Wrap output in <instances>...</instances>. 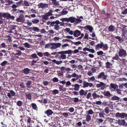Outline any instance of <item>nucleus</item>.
Listing matches in <instances>:
<instances>
[{
	"label": "nucleus",
	"mask_w": 127,
	"mask_h": 127,
	"mask_svg": "<svg viewBox=\"0 0 127 127\" xmlns=\"http://www.w3.org/2000/svg\"><path fill=\"white\" fill-rule=\"evenodd\" d=\"M107 44H104L102 41H100V44H98L95 47V48L96 50H98L100 48L102 49L104 47H107Z\"/></svg>",
	"instance_id": "1"
},
{
	"label": "nucleus",
	"mask_w": 127,
	"mask_h": 127,
	"mask_svg": "<svg viewBox=\"0 0 127 127\" xmlns=\"http://www.w3.org/2000/svg\"><path fill=\"white\" fill-rule=\"evenodd\" d=\"M16 20L17 22L21 23H24L25 19L24 15L20 14L18 17L17 18Z\"/></svg>",
	"instance_id": "2"
},
{
	"label": "nucleus",
	"mask_w": 127,
	"mask_h": 127,
	"mask_svg": "<svg viewBox=\"0 0 127 127\" xmlns=\"http://www.w3.org/2000/svg\"><path fill=\"white\" fill-rule=\"evenodd\" d=\"M108 77V75H107L105 74L104 72H101L98 75H97V78L98 79H100L103 80H106L107 79V78Z\"/></svg>",
	"instance_id": "3"
},
{
	"label": "nucleus",
	"mask_w": 127,
	"mask_h": 127,
	"mask_svg": "<svg viewBox=\"0 0 127 127\" xmlns=\"http://www.w3.org/2000/svg\"><path fill=\"white\" fill-rule=\"evenodd\" d=\"M61 45V44L59 43H51V45L52 46V47H51L50 48L52 49H55L56 48L60 47Z\"/></svg>",
	"instance_id": "4"
},
{
	"label": "nucleus",
	"mask_w": 127,
	"mask_h": 127,
	"mask_svg": "<svg viewBox=\"0 0 127 127\" xmlns=\"http://www.w3.org/2000/svg\"><path fill=\"white\" fill-rule=\"evenodd\" d=\"M119 56L120 57H125L127 55V52L125 50L123 49L120 50L118 52Z\"/></svg>",
	"instance_id": "5"
},
{
	"label": "nucleus",
	"mask_w": 127,
	"mask_h": 127,
	"mask_svg": "<svg viewBox=\"0 0 127 127\" xmlns=\"http://www.w3.org/2000/svg\"><path fill=\"white\" fill-rule=\"evenodd\" d=\"M126 113H117L115 115V117L117 118L120 117L121 118H124L125 117Z\"/></svg>",
	"instance_id": "6"
},
{
	"label": "nucleus",
	"mask_w": 127,
	"mask_h": 127,
	"mask_svg": "<svg viewBox=\"0 0 127 127\" xmlns=\"http://www.w3.org/2000/svg\"><path fill=\"white\" fill-rule=\"evenodd\" d=\"M51 1L52 4L56 6L59 7L60 6L59 2L57 1V0H50Z\"/></svg>",
	"instance_id": "7"
},
{
	"label": "nucleus",
	"mask_w": 127,
	"mask_h": 127,
	"mask_svg": "<svg viewBox=\"0 0 127 127\" xmlns=\"http://www.w3.org/2000/svg\"><path fill=\"white\" fill-rule=\"evenodd\" d=\"M16 94V93L13 90H11L10 91V93H7V96L10 98H12V96H14Z\"/></svg>",
	"instance_id": "8"
},
{
	"label": "nucleus",
	"mask_w": 127,
	"mask_h": 127,
	"mask_svg": "<svg viewBox=\"0 0 127 127\" xmlns=\"http://www.w3.org/2000/svg\"><path fill=\"white\" fill-rule=\"evenodd\" d=\"M98 82H99V83L97 84L96 85V87L97 88H99L101 87H103V88H105L106 84L103 82H100L98 81Z\"/></svg>",
	"instance_id": "9"
},
{
	"label": "nucleus",
	"mask_w": 127,
	"mask_h": 127,
	"mask_svg": "<svg viewBox=\"0 0 127 127\" xmlns=\"http://www.w3.org/2000/svg\"><path fill=\"white\" fill-rule=\"evenodd\" d=\"M84 28L86 30H88L90 32H92L93 30V27L92 26L89 25H87L84 27Z\"/></svg>",
	"instance_id": "10"
},
{
	"label": "nucleus",
	"mask_w": 127,
	"mask_h": 127,
	"mask_svg": "<svg viewBox=\"0 0 127 127\" xmlns=\"http://www.w3.org/2000/svg\"><path fill=\"white\" fill-rule=\"evenodd\" d=\"M81 32L78 30H76L74 32L73 35L75 37H77L80 35Z\"/></svg>",
	"instance_id": "11"
},
{
	"label": "nucleus",
	"mask_w": 127,
	"mask_h": 127,
	"mask_svg": "<svg viewBox=\"0 0 127 127\" xmlns=\"http://www.w3.org/2000/svg\"><path fill=\"white\" fill-rule=\"evenodd\" d=\"M118 123L120 125L126 126V122L124 120L122 119L121 120H118Z\"/></svg>",
	"instance_id": "12"
},
{
	"label": "nucleus",
	"mask_w": 127,
	"mask_h": 127,
	"mask_svg": "<svg viewBox=\"0 0 127 127\" xmlns=\"http://www.w3.org/2000/svg\"><path fill=\"white\" fill-rule=\"evenodd\" d=\"M103 94L104 96H106V98H109L110 96L112 95L111 94L109 91L103 92Z\"/></svg>",
	"instance_id": "13"
},
{
	"label": "nucleus",
	"mask_w": 127,
	"mask_h": 127,
	"mask_svg": "<svg viewBox=\"0 0 127 127\" xmlns=\"http://www.w3.org/2000/svg\"><path fill=\"white\" fill-rule=\"evenodd\" d=\"M30 71V69L28 68H26L23 69L22 72V73H24L25 74H27L29 73Z\"/></svg>",
	"instance_id": "14"
},
{
	"label": "nucleus",
	"mask_w": 127,
	"mask_h": 127,
	"mask_svg": "<svg viewBox=\"0 0 127 127\" xmlns=\"http://www.w3.org/2000/svg\"><path fill=\"white\" fill-rule=\"evenodd\" d=\"M110 89L111 88L114 90H116V89L118 88V86L116 84L111 83L110 84Z\"/></svg>",
	"instance_id": "15"
},
{
	"label": "nucleus",
	"mask_w": 127,
	"mask_h": 127,
	"mask_svg": "<svg viewBox=\"0 0 127 127\" xmlns=\"http://www.w3.org/2000/svg\"><path fill=\"white\" fill-rule=\"evenodd\" d=\"M44 113L46 114H47L48 116H49L50 115H51L53 113V112L51 110L48 109L45 111L44 112Z\"/></svg>",
	"instance_id": "16"
},
{
	"label": "nucleus",
	"mask_w": 127,
	"mask_h": 127,
	"mask_svg": "<svg viewBox=\"0 0 127 127\" xmlns=\"http://www.w3.org/2000/svg\"><path fill=\"white\" fill-rule=\"evenodd\" d=\"M30 30L38 32L40 31L39 29L36 27H31L29 28Z\"/></svg>",
	"instance_id": "17"
},
{
	"label": "nucleus",
	"mask_w": 127,
	"mask_h": 127,
	"mask_svg": "<svg viewBox=\"0 0 127 127\" xmlns=\"http://www.w3.org/2000/svg\"><path fill=\"white\" fill-rule=\"evenodd\" d=\"M75 18L73 17H71L68 18V22H70L71 23H75Z\"/></svg>",
	"instance_id": "18"
},
{
	"label": "nucleus",
	"mask_w": 127,
	"mask_h": 127,
	"mask_svg": "<svg viewBox=\"0 0 127 127\" xmlns=\"http://www.w3.org/2000/svg\"><path fill=\"white\" fill-rule=\"evenodd\" d=\"M38 6L39 7L43 8L48 6V4L46 3L43 4L42 3H40L38 5Z\"/></svg>",
	"instance_id": "19"
},
{
	"label": "nucleus",
	"mask_w": 127,
	"mask_h": 127,
	"mask_svg": "<svg viewBox=\"0 0 127 127\" xmlns=\"http://www.w3.org/2000/svg\"><path fill=\"white\" fill-rule=\"evenodd\" d=\"M108 29L109 32H113L115 30V27L114 26L111 25L109 27Z\"/></svg>",
	"instance_id": "20"
},
{
	"label": "nucleus",
	"mask_w": 127,
	"mask_h": 127,
	"mask_svg": "<svg viewBox=\"0 0 127 127\" xmlns=\"http://www.w3.org/2000/svg\"><path fill=\"white\" fill-rule=\"evenodd\" d=\"M74 86V88L73 89L74 91H77L79 90L80 86L79 84H75Z\"/></svg>",
	"instance_id": "21"
},
{
	"label": "nucleus",
	"mask_w": 127,
	"mask_h": 127,
	"mask_svg": "<svg viewBox=\"0 0 127 127\" xmlns=\"http://www.w3.org/2000/svg\"><path fill=\"white\" fill-rule=\"evenodd\" d=\"M5 2L7 3V4L8 5H10L14 3L12 0H5Z\"/></svg>",
	"instance_id": "22"
},
{
	"label": "nucleus",
	"mask_w": 127,
	"mask_h": 127,
	"mask_svg": "<svg viewBox=\"0 0 127 127\" xmlns=\"http://www.w3.org/2000/svg\"><path fill=\"white\" fill-rule=\"evenodd\" d=\"M27 98L29 100H31V94L29 93H25Z\"/></svg>",
	"instance_id": "23"
},
{
	"label": "nucleus",
	"mask_w": 127,
	"mask_h": 127,
	"mask_svg": "<svg viewBox=\"0 0 127 127\" xmlns=\"http://www.w3.org/2000/svg\"><path fill=\"white\" fill-rule=\"evenodd\" d=\"M32 83V82L30 81H28L26 83L27 85V87L28 88L30 89L32 87L31 84Z\"/></svg>",
	"instance_id": "24"
},
{
	"label": "nucleus",
	"mask_w": 127,
	"mask_h": 127,
	"mask_svg": "<svg viewBox=\"0 0 127 127\" xmlns=\"http://www.w3.org/2000/svg\"><path fill=\"white\" fill-rule=\"evenodd\" d=\"M54 12L52 10H50L49 12L46 13L45 14L48 17L53 15L52 13Z\"/></svg>",
	"instance_id": "25"
},
{
	"label": "nucleus",
	"mask_w": 127,
	"mask_h": 127,
	"mask_svg": "<svg viewBox=\"0 0 127 127\" xmlns=\"http://www.w3.org/2000/svg\"><path fill=\"white\" fill-rule=\"evenodd\" d=\"M31 106L32 108L34 110H38V108L37 107L36 104L35 103H32L31 104Z\"/></svg>",
	"instance_id": "26"
},
{
	"label": "nucleus",
	"mask_w": 127,
	"mask_h": 127,
	"mask_svg": "<svg viewBox=\"0 0 127 127\" xmlns=\"http://www.w3.org/2000/svg\"><path fill=\"white\" fill-rule=\"evenodd\" d=\"M106 65V67L107 69H110L111 67L110 66H111L112 64L110 63L109 62H107L105 63Z\"/></svg>",
	"instance_id": "27"
},
{
	"label": "nucleus",
	"mask_w": 127,
	"mask_h": 127,
	"mask_svg": "<svg viewBox=\"0 0 127 127\" xmlns=\"http://www.w3.org/2000/svg\"><path fill=\"white\" fill-rule=\"evenodd\" d=\"M16 26L15 25H12L10 28V31H9V33H12V30H14L16 28Z\"/></svg>",
	"instance_id": "28"
},
{
	"label": "nucleus",
	"mask_w": 127,
	"mask_h": 127,
	"mask_svg": "<svg viewBox=\"0 0 127 127\" xmlns=\"http://www.w3.org/2000/svg\"><path fill=\"white\" fill-rule=\"evenodd\" d=\"M10 14L9 13H4L3 15V17L4 18H6V19H9Z\"/></svg>",
	"instance_id": "29"
},
{
	"label": "nucleus",
	"mask_w": 127,
	"mask_h": 127,
	"mask_svg": "<svg viewBox=\"0 0 127 127\" xmlns=\"http://www.w3.org/2000/svg\"><path fill=\"white\" fill-rule=\"evenodd\" d=\"M24 13V11L22 10H19V11H18L15 13V14L16 16H17L20 14V13Z\"/></svg>",
	"instance_id": "30"
},
{
	"label": "nucleus",
	"mask_w": 127,
	"mask_h": 127,
	"mask_svg": "<svg viewBox=\"0 0 127 127\" xmlns=\"http://www.w3.org/2000/svg\"><path fill=\"white\" fill-rule=\"evenodd\" d=\"M111 99L113 100H119L120 99V98L118 96L114 95L111 98Z\"/></svg>",
	"instance_id": "31"
},
{
	"label": "nucleus",
	"mask_w": 127,
	"mask_h": 127,
	"mask_svg": "<svg viewBox=\"0 0 127 127\" xmlns=\"http://www.w3.org/2000/svg\"><path fill=\"white\" fill-rule=\"evenodd\" d=\"M92 96H93V98L94 99L96 98H99V95L96 94L95 92L92 94Z\"/></svg>",
	"instance_id": "32"
},
{
	"label": "nucleus",
	"mask_w": 127,
	"mask_h": 127,
	"mask_svg": "<svg viewBox=\"0 0 127 127\" xmlns=\"http://www.w3.org/2000/svg\"><path fill=\"white\" fill-rule=\"evenodd\" d=\"M23 103L21 100L18 101L16 103V105L17 106L19 107H21L22 106Z\"/></svg>",
	"instance_id": "33"
},
{
	"label": "nucleus",
	"mask_w": 127,
	"mask_h": 127,
	"mask_svg": "<svg viewBox=\"0 0 127 127\" xmlns=\"http://www.w3.org/2000/svg\"><path fill=\"white\" fill-rule=\"evenodd\" d=\"M59 86L60 87H59L60 91H62V92H64L66 91V89L65 88H63V85H59Z\"/></svg>",
	"instance_id": "34"
},
{
	"label": "nucleus",
	"mask_w": 127,
	"mask_h": 127,
	"mask_svg": "<svg viewBox=\"0 0 127 127\" xmlns=\"http://www.w3.org/2000/svg\"><path fill=\"white\" fill-rule=\"evenodd\" d=\"M52 61L54 63H56V64H60L63 62L62 61H56V60L55 59L52 60Z\"/></svg>",
	"instance_id": "35"
},
{
	"label": "nucleus",
	"mask_w": 127,
	"mask_h": 127,
	"mask_svg": "<svg viewBox=\"0 0 127 127\" xmlns=\"http://www.w3.org/2000/svg\"><path fill=\"white\" fill-rule=\"evenodd\" d=\"M41 17L43 20H47L49 19L48 17L45 14V15H42Z\"/></svg>",
	"instance_id": "36"
},
{
	"label": "nucleus",
	"mask_w": 127,
	"mask_h": 127,
	"mask_svg": "<svg viewBox=\"0 0 127 127\" xmlns=\"http://www.w3.org/2000/svg\"><path fill=\"white\" fill-rule=\"evenodd\" d=\"M88 82H87L85 81H83V87L85 88L88 87Z\"/></svg>",
	"instance_id": "37"
},
{
	"label": "nucleus",
	"mask_w": 127,
	"mask_h": 127,
	"mask_svg": "<svg viewBox=\"0 0 127 127\" xmlns=\"http://www.w3.org/2000/svg\"><path fill=\"white\" fill-rule=\"evenodd\" d=\"M119 57L117 54H116L115 55V56L113 57L112 59L114 60H119Z\"/></svg>",
	"instance_id": "38"
},
{
	"label": "nucleus",
	"mask_w": 127,
	"mask_h": 127,
	"mask_svg": "<svg viewBox=\"0 0 127 127\" xmlns=\"http://www.w3.org/2000/svg\"><path fill=\"white\" fill-rule=\"evenodd\" d=\"M66 56L65 55H61V56L59 57V60H61V59H64L66 58Z\"/></svg>",
	"instance_id": "39"
},
{
	"label": "nucleus",
	"mask_w": 127,
	"mask_h": 127,
	"mask_svg": "<svg viewBox=\"0 0 127 127\" xmlns=\"http://www.w3.org/2000/svg\"><path fill=\"white\" fill-rule=\"evenodd\" d=\"M82 21V20L79 18H75V23L78 24L79 23Z\"/></svg>",
	"instance_id": "40"
},
{
	"label": "nucleus",
	"mask_w": 127,
	"mask_h": 127,
	"mask_svg": "<svg viewBox=\"0 0 127 127\" xmlns=\"http://www.w3.org/2000/svg\"><path fill=\"white\" fill-rule=\"evenodd\" d=\"M104 112L107 114H108L109 113V109L108 107H106L104 109Z\"/></svg>",
	"instance_id": "41"
},
{
	"label": "nucleus",
	"mask_w": 127,
	"mask_h": 127,
	"mask_svg": "<svg viewBox=\"0 0 127 127\" xmlns=\"http://www.w3.org/2000/svg\"><path fill=\"white\" fill-rule=\"evenodd\" d=\"M91 119V116L89 115H87L86 116V121L89 122L90 121Z\"/></svg>",
	"instance_id": "42"
},
{
	"label": "nucleus",
	"mask_w": 127,
	"mask_h": 127,
	"mask_svg": "<svg viewBox=\"0 0 127 127\" xmlns=\"http://www.w3.org/2000/svg\"><path fill=\"white\" fill-rule=\"evenodd\" d=\"M30 56H31L33 58H37L38 59V56H37L36 54L35 53L32 54Z\"/></svg>",
	"instance_id": "43"
},
{
	"label": "nucleus",
	"mask_w": 127,
	"mask_h": 127,
	"mask_svg": "<svg viewBox=\"0 0 127 127\" xmlns=\"http://www.w3.org/2000/svg\"><path fill=\"white\" fill-rule=\"evenodd\" d=\"M54 29L56 30H58L60 29V27L58 25L55 24L54 26Z\"/></svg>",
	"instance_id": "44"
},
{
	"label": "nucleus",
	"mask_w": 127,
	"mask_h": 127,
	"mask_svg": "<svg viewBox=\"0 0 127 127\" xmlns=\"http://www.w3.org/2000/svg\"><path fill=\"white\" fill-rule=\"evenodd\" d=\"M65 8L63 9V10L61 12V15H65L66 14L68 13V11H65L64 10Z\"/></svg>",
	"instance_id": "45"
},
{
	"label": "nucleus",
	"mask_w": 127,
	"mask_h": 127,
	"mask_svg": "<svg viewBox=\"0 0 127 127\" xmlns=\"http://www.w3.org/2000/svg\"><path fill=\"white\" fill-rule=\"evenodd\" d=\"M123 36L125 37L126 36H127V30H124L122 32Z\"/></svg>",
	"instance_id": "46"
},
{
	"label": "nucleus",
	"mask_w": 127,
	"mask_h": 127,
	"mask_svg": "<svg viewBox=\"0 0 127 127\" xmlns=\"http://www.w3.org/2000/svg\"><path fill=\"white\" fill-rule=\"evenodd\" d=\"M39 20L37 19H33L32 22L33 24H36L38 23L39 22Z\"/></svg>",
	"instance_id": "47"
},
{
	"label": "nucleus",
	"mask_w": 127,
	"mask_h": 127,
	"mask_svg": "<svg viewBox=\"0 0 127 127\" xmlns=\"http://www.w3.org/2000/svg\"><path fill=\"white\" fill-rule=\"evenodd\" d=\"M105 15H106V16L104 18L105 19L107 20L110 17V13H107Z\"/></svg>",
	"instance_id": "48"
},
{
	"label": "nucleus",
	"mask_w": 127,
	"mask_h": 127,
	"mask_svg": "<svg viewBox=\"0 0 127 127\" xmlns=\"http://www.w3.org/2000/svg\"><path fill=\"white\" fill-rule=\"evenodd\" d=\"M107 106H108L111 109H112L113 108V104L111 102H110L108 104Z\"/></svg>",
	"instance_id": "49"
},
{
	"label": "nucleus",
	"mask_w": 127,
	"mask_h": 127,
	"mask_svg": "<svg viewBox=\"0 0 127 127\" xmlns=\"http://www.w3.org/2000/svg\"><path fill=\"white\" fill-rule=\"evenodd\" d=\"M52 93L53 95H56L59 93V91L57 90H54L52 91Z\"/></svg>",
	"instance_id": "50"
},
{
	"label": "nucleus",
	"mask_w": 127,
	"mask_h": 127,
	"mask_svg": "<svg viewBox=\"0 0 127 127\" xmlns=\"http://www.w3.org/2000/svg\"><path fill=\"white\" fill-rule=\"evenodd\" d=\"M24 45L25 47L28 48H30V44L28 43H25L24 44Z\"/></svg>",
	"instance_id": "51"
},
{
	"label": "nucleus",
	"mask_w": 127,
	"mask_h": 127,
	"mask_svg": "<svg viewBox=\"0 0 127 127\" xmlns=\"http://www.w3.org/2000/svg\"><path fill=\"white\" fill-rule=\"evenodd\" d=\"M28 119H27V123H28V124H30L32 121L31 118L30 117H28Z\"/></svg>",
	"instance_id": "52"
},
{
	"label": "nucleus",
	"mask_w": 127,
	"mask_h": 127,
	"mask_svg": "<svg viewBox=\"0 0 127 127\" xmlns=\"http://www.w3.org/2000/svg\"><path fill=\"white\" fill-rule=\"evenodd\" d=\"M115 38L118 40L120 42H122L123 41V39H121V37L119 36H116L115 37Z\"/></svg>",
	"instance_id": "53"
},
{
	"label": "nucleus",
	"mask_w": 127,
	"mask_h": 127,
	"mask_svg": "<svg viewBox=\"0 0 127 127\" xmlns=\"http://www.w3.org/2000/svg\"><path fill=\"white\" fill-rule=\"evenodd\" d=\"M17 51L18 53L16 54V55L20 56L21 55L22 52L20 50H17Z\"/></svg>",
	"instance_id": "54"
},
{
	"label": "nucleus",
	"mask_w": 127,
	"mask_h": 127,
	"mask_svg": "<svg viewBox=\"0 0 127 127\" xmlns=\"http://www.w3.org/2000/svg\"><path fill=\"white\" fill-rule=\"evenodd\" d=\"M7 63V62L6 61H5L1 63L0 65L2 66H4Z\"/></svg>",
	"instance_id": "55"
},
{
	"label": "nucleus",
	"mask_w": 127,
	"mask_h": 127,
	"mask_svg": "<svg viewBox=\"0 0 127 127\" xmlns=\"http://www.w3.org/2000/svg\"><path fill=\"white\" fill-rule=\"evenodd\" d=\"M97 54L98 56H101L103 54V52L102 51H100L97 52Z\"/></svg>",
	"instance_id": "56"
},
{
	"label": "nucleus",
	"mask_w": 127,
	"mask_h": 127,
	"mask_svg": "<svg viewBox=\"0 0 127 127\" xmlns=\"http://www.w3.org/2000/svg\"><path fill=\"white\" fill-rule=\"evenodd\" d=\"M117 92V93L119 95H121V90L119 89H118V88H117L115 90Z\"/></svg>",
	"instance_id": "57"
},
{
	"label": "nucleus",
	"mask_w": 127,
	"mask_h": 127,
	"mask_svg": "<svg viewBox=\"0 0 127 127\" xmlns=\"http://www.w3.org/2000/svg\"><path fill=\"white\" fill-rule=\"evenodd\" d=\"M84 90L83 89L79 91V93L80 95L82 96L84 95Z\"/></svg>",
	"instance_id": "58"
},
{
	"label": "nucleus",
	"mask_w": 127,
	"mask_h": 127,
	"mask_svg": "<svg viewBox=\"0 0 127 127\" xmlns=\"http://www.w3.org/2000/svg\"><path fill=\"white\" fill-rule=\"evenodd\" d=\"M53 81L54 82H56L59 81V80L57 78L55 77L53 79Z\"/></svg>",
	"instance_id": "59"
},
{
	"label": "nucleus",
	"mask_w": 127,
	"mask_h": 127,
	"mask_svg": "<svg viewBox=\"0 0 127 127\" xmlns=\"http://www.w3.org/2000/svg\"><path fill=\"white\" fill-rule=\"evenodd\" d=\"M22 1H19L17 2H16L15 3L18 6V7L20 6V5L22 3Z\"/></svg>",
	"instance_id": "60"
},
{
	"label": "nucleus",
	"mask_w": 127,
	"mask_h": 127,
	"mask_svg": "<svg viewBox=\"0 0 127 127\" xmlns=\"http://www.w3.org/2000/svg\"><path fill=\"white\" fill-rule=\"evenodd\" d=\"M72 42L73 44L76 45L81 44V42L79 41L76 42H74L72 41Z\"/></svg>",
	"instance_id": "61"
},
{
	"label": "nucleus",
	"mask_w": 127,
	"mask_h": 127,
	"mask_svg": "<svg viewBox=\"0 0 127 127\" xmlns=\"http://www.w3.org/2000/svg\"><path fill=\"white\" fill-rule=\"evenodd\" d=\"M122 14L126 15L127 14V8L125 9L122 12Z\"/></svg>",
	"instance_id": "62"
},
{
	"label": "nucleus",
	"mask_w": 127,
	"mask_h": 127,
	"mask_svg": "<svg viewBox=\"0 0 127 127\" xmlns=\"http://www.w3.org/2000/svg\"><path fill=\"white\" fill-rule=\"evenodd\" d=\"M43 55L44 56L47 57L50 56H51V55L47 52H46L44 53H43Z\"/></svg>",
	"instance_id": "63"
},
{
	"label": "nucleus",
	"mask_w": 127,
	"mask_h": 127,
	"mask_svg": "<svg viewBox=\"0 0 127 127\" xmlns=\"http://www.w3.org/2000/svg\"><path fill=\"white\" fill-rule=\"evenodd\" d=\"M37 62V61H35L34 60H33L31 62V65L32 66H33L34 65H35V64Z\"/></svg>",
	"instance_id": "64"
}]
</instances>
